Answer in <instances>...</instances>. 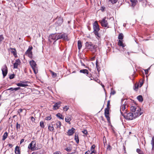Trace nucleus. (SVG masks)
<instances>
[{"label":"nucleus","instance_id":"nucleus-5","mask_svg":"<svg viewBox=\"0 0 154 154\" xmlns=\"http://www.w3.org/2000/svg\"><path fill=\"white\" fill-rule=\"evenodd\" d=\"M30 64L32 68L34 73L36 74L38 72V69L36 67L37 64L33 60L29 61Z\"/></svg>","mask_w":154,"mask_h":154},{"label":"nucleus","instance_id":"nucleus-28","mask_svg":"<svg viewBox=\"0 0 154 154\" xmlns=\"http://www.w3.org/2000/svg\"><path fill=\"white\" fill-rule=\"evenodd\" d=\"M109 107H106L105 109L104 114H109Z\"/></svg>","mask_w":154,"mask_h":154},{"label":"nucleus","instance_id":"nucleus-52","mask_svg":"<svg viewBox=\"0 0 154 154\" xmlns=\"http://www.w3.org/2000/svg\"><path fill=\"white\" fill-rule=\"evenodd\" d=\"M31 119L32 122H34L35 120V118L32 116L31 117Z\"/></svg>","mask_w":154,"mask_h":154},{"label":"nucleus","instance_id":"nucleus-39","mask_svg":"<svg viewBox=\"0 0 154 154\" xmlns=\"http://www.w3.org/2000/svg\"><path fill=\"white\" fill-rule=\"evenodd\" d=\"M118 0H109V2H110L112 4H115L117 2Z\"/></svg>","mask_w":154,"mask_h":154},{"label":"nucleus","instance_id":"nucleus-1","mask_svg":"<svg viewBox=\"0 0 154 154\" xmlns=\"http://www.w3.org/2000/svg\"><path fill=\"white\" fill-rule=\"evenodd\" d=\"M93 28L94 29V33L96 38H101V35L98 32L100 30L99 26L97 21H95L93 23Z\"/></svg>","mask_w":154,"mask_h":154},{"label":"nucleus","instance_id":"nucleus-26","mask_svg":"<svg viewBox=\"0 0 154 154\" xmlns=\"http://www.w3.org/2000/svg\"><path fill=\"white\" fill-rule=\"evenodd\" d=\"M8 136V133L6 132L4 134L3 136L2 140H5L7 138Z\"/></svg>","mask_w":154,"mask_h":154},{"label":"nucleus","instance_id":"nucleus-48","mask_svg":"<svg viewBox=\"0 0 154 154\" xmlns=\"http://www.w3.org/2000/svg\"><path fill=\"white\" fill-rule=\"evenodd\" d=\"M95 147V146L94 145H93L91 147V150H94Z\"/></svg>","mask_w":154,"mask_h":154},{"label":"nucleus","instance_id":"nucleus-15","mask_svg":"<svg viewBox=\"0 0 154 154\" xmlns=\"http://www.w3.org/2000/svg\"><path fill=\"white\" fill-rule=\"evenodd\" d=\"M25 82H21L20 83H19L17 84V85L18 86H20L22 87H26L28 86V85L26 84H25Z\"/></svg>","mask_w":154,"mask_h":154},{"label":"nucleus","instance_id":"nucleus-21","mask_svg":"<svg viewBox=\"0 0 154 154\" xmlns=\"http://www.w3.org/2000/svg\"><path fill=\"white\" fill-rule=\"evenodd\" d=\"M80 73H82L84 74H88V71L87 69H83L81 70L80 71Z\"/></svg>","mask_w":154,"mask_h":154},{"label":"nucleus","instance_id":"nucleus-4","mask_svg":"<svg viewBox=\"0 0 154 154\" xmlns=\"http://www.w3.org/2000/svg\"><path fill=\"white\" fill-rule=\"evenodd\" d=\"M131 111L132 113H135L137 112L138 114V116L141 115L143 113L142 112H140L141 109L137 107V106H131L130 107Z\"/></svg>","mask_w":154,"mask_h":154},{"label":"nucleus","instance_id":"nucleus-51","mask_svg":"<svg viewBox=\"0 0 154 154\" xmlns=\"http://www.w3.org/2000/svg\"><path fill=\"white\" fill-rule=\"evenodd\" d=\"M105 7H103V6H102L101 7V8L100 9V10L102 11H104V9H105Z\"/></svg>","mask_w":154,"mask_h":154},{"label":"nucleus","instance_id":"nucleus-10","mask_svg":"<svg viewBox=\"0 0 154 154\" xmlns=\"http://www.w3.org/2000/svg\"><path fill=\"white\" fill-rule=\"evenodd\" d=\"M61 103V102L60 101L55 103L53 106V109L55 110L58 109L60 106Z\"/></svg>","mask_w":154,"mask_h":154},{"label":"nucleus","instance_id":"nucleus-44","mask_svg":"<svg viewBox=\"0 0 154 154\" xmlns=\"http://www.w3.org/2000/svg\"><path fill=\"white\" fill-rule=\"evenodd\" d=\"M51 115L49 116H47L45 118V120H50L51 119Z\"/></svg>","mask_w":154,"mask_h":154},{"label":"nucleus","instance_id":"nucleus-24","mask_svg":"<svg viewBox=\"0 0 154 154\" xmlns=\"http://www.w3.org/2000/svg\"><path fill=\"white\" fill-rule=\"evenodd\" d=\"M132 3V5L134 6L137 2V0H130Z\"/></svg>","mask_w":154,"mask_h":154},{"label":"nucleus","instance_id":"nucleus-22","mask_svg":"<svg viewBox=\"0 0 154 154\" xmlns=\"http://www.w3.org/2000/svg\"><path fill=\"white\" fill-rule=\"evenodd\" d=\"M10 49L11 50V52L12 53L14 56L16 55V51L15 48H11Z\"/></svg>","mask_w":154,"mask_h":154},{"label":"nucleus","instance_id":"nucleus-57","mask_svg":"<svg viewBox=\"0 0 154 154\" xmlns=\"http://www.w3.org/2000/svg\"><path fill=\"white\" fill-rule=\"evenodd\" d=\"M8 145L11 148H12L13 146V145L11 144H8Z\"/></svg>","mask_w":154,"mask_h":154},{"label":"nucleus","instance_id":"nucleus-7","mask_svg":"<svg viewBox=\"0 0 154 154\" xmlns=\"http://www.w3.org/2000/svg\"><path fill=\"white\" fill-rule=\"evenodd\" d=\"M126 105L123 104L120 107V111L122 116H123L124 117H125V114L127 113L126 110Z\"/></svg>","mask_w":154,"mask_h":154},{"label":"nucleus","instance_id":"nucleus-17","mask_svg":"<svg viewBox=\"0 0 154 154\" xmlns=\"http://www.w3.org/2000/svg\"><path fill=\"white\" fill-rule=\"evenodd\" d=\"M58 21L56 22V23L58 25H60L63 22V19L61 18H59Z\"/></svg>","mask_w":154,"mask_h":154},{"label":"nucleus","instance_id":"nucleus-3","mask_svg":"<svg viewBox=\"0 0 154 154\" xmlns=\"http://www.w3.org/2000/svg\"><path fill=\"white\" fill-rule=\"evenodd\" d=\"M138 116V114L137 112L133 113L129 112L125 115V119L127 120H133Z\"/></svg>","mask_w":154,"mask_h":154},{"label":"nucleus","instance_id":"nucleus-16","mask_svg":"<svg viewBox=\"0 0 154 154\" xmlns=\"http://www.w3.org/2000/svg\"><path fill=\"white\" fill-rule=\"evenodd\" d=\"M71 116L70 115L67 116L65 118V121L66 122H69L70 124V123L69 122L71 120Z\"/></svg>","mask_w":154,"mask_h":154},{"label":"nucleus","instance_id":"nucleus-56","mask_svg":"<svg viewBox=\"0 0 154 154\" xmlns=\"http://www.w3.org/2000/svg\"><path fill=\"white\" fill-rule=\"evenodd\" d=\"M85 154H91L90 151L89 150L88 151L85 152Z\"/></svg>","mask_w":154,"mask_h":154},{"label":"nucleus","instance_id":"nucleus-30","mask_svg":"<svg viewBox=\"0 0 154 154\" xmlns=\"http://www.w3.org/2000/svg\"><path fill=\"white\" fill-rule=\"evenodd\" d=\"M136 151L139 154H144L143 152L139 149H137Z\"/></svg>","mask_w":154,"mask_h":154},{"label":"nucleus","instance_id":"nucleus-31","mask_svg":"<svg viewBox=\"0 0 154 154\" xmlns=\"http://www.w3.org/2000/svg\"><path fill=\"white\" fill-rule=\"evenodd\" d=\"M139 87V85L138 84H135L134 87V90L136 91H137Z\"/></svg>","mask_w":154,"mask_h":154},{"label":"nucleus","instance_id":"nucleus-61","mask_svg":"<svg viewBox=\"0 0 154 154\" xmlns=\"http://www.w3.org/2000/svg\"><path fill=\"white\" fill-rule=\"evenodd\" d=\"M0 38H4V37L2 35H0Z\"/></svg>","mask_w":154,"mask_h":154},{"label":"nucleus","instance_id":"nucleus-37","mask_svg":"<svg viewBox=\"0 0 154 154\" xmlns=\"http://www.w3.org/2000/svg\"><path fill=\"white\" fill-rule=\"evenodd\" d=\"M48 129L51 131H53L54 130L53 126L52 125V126H49L48 127Z\"/></svg>","mask_w":154,"mask_h":154},{"label":"nucleus","instance_id":"nucleus-23","mask_svg":"<svg viewBox=\"0 0 154 154\" xmlns=\"http://www.w3.org/2000/svg\"><path fill=\"white\" fill-rule=\"evenodd\" d=\"M78 48L80 50L82 47V45L81 42L80 40H79L78 42Z\"/></svg>","mask_w":154,"mask_h":154},{"label":"nucleus","instance_id":"nucleus-58","mask_svg":"<svg viewBox=\"0 0 154 154\" xmlns=\"http://www.w3.org/2000/svg\"><path fill=\"white\" fill-rule=\"evenodd\" d=\"M139 2H144V1H145L146 2V0H138Z\"/></svg>","mask_w":154,"mask_h":154},{"label":"nucleus","instance_id":"nucleus-18","mask_svg":"<svg viewBox=\"0 0 154 154\" xmlns=\"http://www.w3.org/2000/svg\"><path fill=\"white\" fill-rule=\"evenodd\" d=\"M15 152L16 154H20V153L19 148L17 146H16L15 148Z\"/></svg>","mask_w":154,"mask_h":154},{"label":"nucleus","instance_id":"nucleus-32","mask_svg":"<svg viewBox=\"0 0 154 154\" xmlns=\"http://www.w3.org/2000/svg\"><path fill=\"white\" fill-rule=\"evenodd\" d=\"M51 73L52 74V76L53 78H55L57 76V74L56 73H55L54 72H53L52 71H50Z\"/></svg>","mask_w":154,"mask_h":154},{"label":"nucleus","instance_id":"nucleus-53","mask_svg":"<svg viewBox=\"0 0 154 154\" xmlns=\"http://www.w3.org/2000/svg\"><path fill=\"white\" fill-rule=\"evenodd\" d=\"M116 93V92L114 91H112L111 92V94L112 95H114Z\"/></svg>","mask_w":154,"mask_h":154},{"label":"nucleus","instance_id":"nucleus-13","mask_svg":"<svg viewBox=\"0 0 154 154\" xmlns=\"http://www.w3.org/2000/svg\"><path fill=\"white\" fill-rule=\"evenodd\" d=\"M32 49V46H29L28 50L26 51V53L28 54L29 56H31L32 54V52L31 51Z\"/></svg>","mask_w":154,"mask_h":154},{"label":"nucleus","instance_id":"nucleus-42","mask_svg":"<svg viewBox=\"0 0 154 154\" xmlns=\"http://www.w3.org/2000/svg\"><path fill=\"white\" fill-rule=\"evenodd\" d=\"M109 114H105V117L107 119V120L108 121L110 119L109 117Z\"/></svg>","mask_w":154,"mask_h":154},{"label":"nucleus","instance_id":"nucleus-46","mask_svg":"<svg viewBox=\"0 0 154 154\" xmlns=\"http://www.w3.org/2000/svg\"><path fill=\"white\" fill-rule=\"evenodd\" d=\"M107 149L108 150H110L111 149V147L109 145H108L107 148Z\"/></svg>","mask_w":154,"mask_h":154},{"label":"nucleus","instance_id":"nucleus-11","mask_svg":"<svg viewBox=\"0 0 154 154\" xmlns=\"http://www.w3.org/2000/svg\"><path fill=\"white\" fill-rule=\"evenodd\" d=\"M21 63L20 60L19 59H17L15 63L14 64V69H17L18 66Z\"/></svg>","mask_w":154,"mask_h":154},{"label":"nucleus","instance_id":"nucleus-9","mask_svg":"<svg viewBox=\"0 0 154 154\" xmlns=\"http://www.w3.org/2000/svg\"><path fill=\"white\" fill-rule=\"evenodd\" d=\"M106 17H104L101 21L100 23L102 26L104 27H109L108 26V23L107 21L106 20Z\"/></svg>","mask_w":154,"mask_h":154},{"label":"nucleus","instance_id":"nucleus-29","mask_svg":"<svg viewBox=\"0 0 154 154\" xmlns=\"http://www.w3.org/2000/svg\"><path fill=\"white\" fill-rule=\"evenodd\" d=\"M98 62L97 60L96 61V67L97 68V70L98 72H99L100 71V67L99 66L98 64Z\"/></svg>","mask_w":154,"mask_h":154},{"label":"nucleus","instance_id":"nucleus-14","mask_svg":"<svg viewBox=\"0 0 154 154\" xmlns=\"http://www.w3.org/2000/svg\"><path fill=\"white\" fill-rule=\"evenodd\" d=\"M75 132V129L73 128H72L71 129H69L68 132H67V133L68 134V135L69 136H71Z\"/></svg>","mask_w":154,"mask_h":154},{"label":"nucleus","instance_id":"nucleus-49","mask_svg":"<svg viewBox=\"0 0 154 154\" xmlns=\"http://www.w3.org/2000/svg\"><path fill=\"white\" fill-rule=\"evenodd\" d=\"M96 153V151L94 150H91V151H90L91 154H92L93 153Z\"/></svg>","mask_w":154,"mask_h":154},{"label":"nucleus","instance_id":"nucleus-19","mask_svg":"<svg viewBox=\"0 0 154 154\" xmlns=\"http://www.w3.org/2000/svg\"><path fill=\"white\" fill-rule=\"evenodd\" d=\"M55 125L56 126V128H60L61 125V122L59 121H57L55 124Z\"/></svg>","mask_w":154,"mask_h":154},{"label":"nucleus","instance_id":"nucleus-12","mask_svg":"<svg viewBox=\"0 0 154 154\" xmlns=\"http://www.w3.org/2000/svg\"><path fill=\"white\" fill-rule=\"evenodd\" d=\"M122 40V39H120L119 40L118 45L119 46L124 48L126 46V45L123 42Z\"/></svg>","mask_w":154,"mask_h":154},{"label":"nucleus","instance_id":"nucleus-47","mask_svg":"<svg viewBox=\"0 0 154 154\" xmlns=\"http://www.w3.org/2000/svg\"><path fill=\"white\" fill-rule=\"evenodd\" d=\"M53 154H61V153L60 151H56L53 153Z\"/></svg>","mask_w":154,"mask_h":154},{"label":"nucleus","instance_id":"nucleus-38","mask_svg":"<svg viewBox=\"0 0 154 154\" xmlns=\"http://www.w3.org/2000/svg\"><path fill=\"white\" fill-rule=\"evenodd\" d=\"M40 125L41 127L43 128H44V122L43 121L40 122Z\"/></svg>","mask_w":154,"mask_h":154},{"label":"nucleus","instance_id":"nucleus-36","mask_svg":"<svg viewBox=\"0 0 154 154\" xmlns=\"http://www.w3.org/2000/svg\"><path fill=\"white\" fill-rule=\"evenodd\" d=\"M65 149L67 152H70L72 151V148L70 147H67Z\"/></svg>","mask_w":154,"mask_h":154},{"label":"nucleus","instance_id":"nucleus-62","mask_svg":"<svg viewBox=\"0 0 154 154\" xmlns=\"http://www.w3.org/2000/svg\"><path fill=\"white\" fill-rule=\"evenodd\" d=\"M75 152H72L71 153H67V154H75Z\"/></svg>","mask_w":154,"mask_h":154},{"label":"nucleus","instance_id":"nucleus-59","mask_svg":"<svg viewBox=\"0 0 154 154\" xmlns=\"http://www.w3.org/2000/svg\"><path fill=\"white\" fill-rule=\"evenodd\" d=\"M24 139H22L20 141V144H21L23 142H24Z\"/></svg>","mask_w":154,"mask_h":154},{"label":"nucleus","instance_id":"nucleus-55","mask_svg":"<svg viewBox=\"0 0 154 154\" xmlns=\"http://www.w3.org/2000/svg\"><path fill=\"white\" fill-rule=\"evenodd\" d=\"M145 72L146 74H147L148 72V69L145 70Z\"/></svg>","mask_w":154,"mask_h":154},{"label":"nucleus","instance_id":"nucleus-2","mask_svg":"<svg viewBox=\"0 0 154 154\" xmlns=\"http://www.w3.org/2000/svg\"><path fill=\"white\" fill-rule=\"evenodd\" d=\"M67 34L65 33L60 34H52L50 35V38H67Z\"/></svg>","mask_w":154,"mask_h":154},{"label":"nucleus","instance_id":"nucleus-25","mask_svg":"<svg viewBox=\"0 0 154 154\" xmlns=\"http://www.w3.org/2000/svg\"><path fill=\"white\" fill-rule=\"evenodd\" d=\"M20 89V88L19 87H17L14 88H11L8 89V90H11V91H17Z\"/></svg>","mask_w":154,"mask_h":154},{"label":"nucleus","instance_id":"nucleus-54","mask_svg":"<svg viewBox=\"0 0 154 154\" xmlns=\"http://www.w3.org/2000/svg\"><path fill=\"white\" fill-rule=\"evenodd\" d=\"M22 111H23V109H18V112H19V113H20V112H22Z\"/></svg>","mask_w":154,"mask_h":154},{"label":"nucleus","instance_id":"nucleus-33","mask_svg":"<svg viewBox=\"0 0 154 154\" xmlns=\"http://www.w3.org/2000/svg\"><path fill=\"white\" fill-rule=\"evenodd\" d=\"M151 144L152 146V149H153L154 147V137H152V140L151 141Z\"/></svg>","mask_w":154,"mask_h":154},{"label":"nucleus","instance_id":"nucleus-6","mask_svg":"<svg viewBox=\"0 0 154 154\" xmlns=\"http://www.w3.org/2000/svg\"><path fill=\"white\" fill-rule=\"evenodd\" d=\"M36 142L35 140H33L29 144L28 148L32 151L37 150V149L35 147Z\"/></svg>","mask_w":154,"mask_h":154},{"label":"nucleus","instance_id":"nucleus-20","mask_svg":"<svg viewBox=\"0 0 154 154\" xmlns=\"http://www.w3.org/2000/svg\"><path fill=\"white\" fill-rule=\"evenodd\" d=\"M56 116L60 119H64V117L60 113H58L56 114Z\"/></svg>","mask_w":154,"mask_h":154},{"label":"nucleus","instance_id":"nucleus-35","mask_svg":"<svg viewBox=\"0 0 154 154\" xmlns=\"http://www.w3.org/2000/svg\"><path fill=\"white\" fill-rule=\"evenodd\" d=\"M124 37V35L122 33H120L118 35V38H123Z\"/></svg>","mask_w":154,"mask_h":154},{"label":"nucleus","instance_id":"nucleus-27","mask_svg":"<svg viewBox=\"0 0 154 154\" xmlns=\"http://www.w3.org/2000/svg\"><path fill=\"white\" fill-rule=\"evenodd\" d=\"M137 99L140 102H142L143 101V99L142 96L139 95L137 97Z\"/></svg>","mask_w":154,"mask_h":154},{"label":"nucleus","instance_id":"nucleus-50","mask_svg":"<svg viewBox=\"0 0 154 154\" xmlns=\"http://www.w3.org/2000/svg\"><path fill=\"white\" fill-rule=\"evenodd\" d=\"M109 105H110V101L108 100L107 101V107H109Z\"/></svg>","mask_w":154,"mask_h":154},{"label":"nucleus","instance_id":"nucleus-41","mask_svg":"<svg viewBox=\"0 0 154 154\" xmlns=\"http://www.w3.org/2000/svg\"><path fill=\"white\" fill-rule=\"evenodd\" d=\"M20 125L18 123H17V124L16 125V128L17 130H18L19 129H20Z\"/></svg>","mask_w":154,"mask_h":154},{"label":"nucleus","instance_id":"nucleus-45","mask_svg":"<svg viewBox=\"0 0 154 154\" xmlns=\"http://www.w3.org/2000/svg\"><path fill=\"white\" fill-rule=\"evenodd\" d=\"M82 132L85 134V135L87 134L88 133V132L87 130L84 129L83 131H82Z\"/></svg>","mask_w":154,"mask_h":154},{"label":"nucleus","instance_id":"nucleus-43","mask_svg":"<svg viewBox=\"0 0 154 154\" xmlns=\"http://www.w3.org/2000/svg\"><path fill=\"white\" fill-rule=\"evenodd\" d=\"M14 74H12L11 75L9 76V78L10 79H12L14 78Z\"/></svg>","mask_w":154,"mask_h":154},{"label":"nucleus","instance_id":"nucleus-40","mask_svg":"<svg viewBox=\"0 0 154 154\" xmlns=\"http://www.w3.org/2000/svg\"><path fill=\"white\" fill-rule=\"evenodd\" d=\"M69 109V107L67 106H66L63 108V109L64 111H67Z\"/></svg>","mask_w":154,"mask_h":154},{"label":"nucleus","instance_id":"nucleus-63","mask_svg":"<svg viewBox=\"0 0 154 154\" xmlns=\"http://www.w3.org/2000/svg\"><path fill=\"white\" fill-rule=\"evenodd\" d=\"M88 29L89 30H90L91 29V28L89 26H88Z\"/></svg>","mask_w":154,"mask_h":154},{"label":"nucleus","instance_id":"nucleus-34","mask_svg":"<svg viewBox=\"0 0 154 154\" xmlns=\"http://www.w3.org/2000/svg\"><path fill=\"white\" fill-rule=\"evenodd\" d=\"M75 139L76 142L78 143L79 142V140L78 138V136H76V135H75Z\"/></svg>","mask_w":154,"mask_h":154},{"label":"nucleus","instance_id":"nucleus-8","mask_svg":"<svg viewBox=\"0 0 154 154\" xmlns=\"http://www.w3.org/2000/svg\"><path fill=\"white\" fill-rule=\"evenodd\" d=\"M2 71L3 76V78L7 75L8 73V68L6 65H4L2 67Z\"/></svg>","mask_w":154,"mask_h":154},{"label":"nucleus","instance_id":"nucleus-64","mask_svg":"<svg viewBox=\"0 0 154 154\" xmlns=\"http://www.w3.org/2000/svg\"><path fill=\"white\" fill-rule=\"evenodd\" d=\"M95 57H92V58H91V60H94V59H95Z\"/></svg>","mask_w":154,"mask_h":154},{"label":"nucleus","instance_id":"nucleus-60","mask_svg":"<svg viewBox=\"0 0 154 154\" xmlns=\"http://www.w3.org/2000/svg\"><path fill=\"white\" fill-rule=\"evenodd\" d=\"M143 82H140V86L139 85V87H141L143 85Z\"/></svg>","mask_w":154,"mask_h":154}]
</instances>
